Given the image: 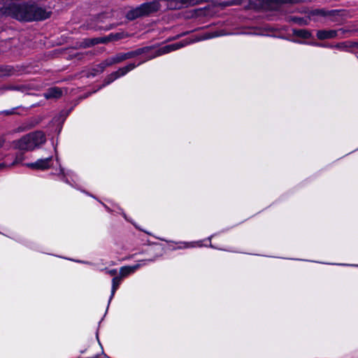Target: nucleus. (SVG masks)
Listing matches in <instances>:
<instances>
[{
  "instance_id": "obj_1",
  "label": "nucleus",
  "mask_w": 358,
  "mask_h": 358,
  "mask_svg": "<svg viewBox=\"0 0 358 358\" xmlns=\"http://www.w3.org/2000/svg\"><path fill=\"white\" fill-rule=\"evenodd\" d=\"M186 43L182 42H176L172 44H168L164 45L158 49H151L148 47L138 48L136 50L129 51L127 52H119L114 55V59L116 64L120 63L124 60L128 59L134 58L138 55H142V59L138 63L132 62L129 63L127 65L120 68L117 71H114L109 74L103 80L102 85L99 87L101 89L103 87H106L110 83H112L115 80L125 76L129 71L134 69L136 67L139 65L143 64L146 61L154 59L157 57L169 53L172 51L178 50L185 45Z\"/></svg>"
},
{
  "instance_id": "obj_2",
  "label": "nucleus",
  "mask_w": 358,
  "mask_h": 358,
  "mask_svg": "<svg viewBox=\"0 0 358 358\" xmlns=\"http://www.w3.org/2000/svg\"><path fill=\"white\" fill-rule=\"evenodd\" d=\"M13 0H0V3L8 5L0 8V23L7 17H11L19 21L31 22L43 20L50 16V12L34 3H15ZM3 30L0 25V32Z\"/></svg>"
},
{
  "instance_id": "obj_3",
  "label": "nucleus",
  "mask_w": 358,
  "mask_h": 358,
  "mask_svg": "<svg viewBox=\"0 0 358 358\" xmlns=\"http://www.w3.org/2000/svg\"><path fill=\"white\" fill-rule=\"evenodd\" d=\"M25 166L31 169L41 171L52 168V171L50 173L51 175L57 176L58 180L66 183L73 188L81 191L78 185L80 180L78 176L71 170L64 169L57 158H56L55 160L52 157L38 159L35 162L25 164ZM82 192L95 198L84 190H82Z\"/></svg>"
},
{
  "instance_id": "obj_4",
  "label": "nucleus",
  "mask_w": 358,
  "mask_h": 358,
  "mask_svg": "<svg viewBox=\"0 0 358 358\" xmlns=\"http://www.w3.org/2000/svg\"><path fill=\"white\" fill-rule=\"evenodd\" d=\"M46 141L43 131H35L30 132L18 140L13 142L15 148L24 151H32L40 148Z\"/></svg>"
},
{
  "instance_id": "obj_5",
  "label": "nucleus",
  "mask_w": 358,
  "mask_h": 358,
  "mask_svg": "<svg viewBox=\"0 0 358 358\" xmlns=\"http://www.w3.org/2000/svg\"><path fill=\"white\" fill-rule=\"evenodd\" d=\"M159 8V3L157 0L146 2L128 11L126 16L128 20H133L136 18L157 12Z\"/></svg>"
},
{
  "instance_id": "obj_6",
  "label": "nucleus",
  "mask_w": 358,
  "mask_h": 358,
  "mask_svg": "<svg viewBox=\"0 0 358 358\" xmlns=\"http://www.w3.org/2000/svg\"><path fill=\"white\" fill-rule=\"evenodd\" d=\"M326 12L324 10L315 9L308 13V16L299 17L296 15H288L286 21L299 25H306L311 20H315V16H325Z\"/></svg>"
},
{
  "instance_id": "obj_7",
  "label": "nucleus",
  "mask_w": 358,
  "mask_h": 358,
  "mask_svg": "<svg viewBox=\"0 0 358 358\" xmlns=\"http://www.w3.org/2000/svg\"><path fill=\"white\" fill-rule=\"evenodd\" d=\"M155 260V258L150 259H145V260H141L139 262L138 264L132 265V266H122L120 268L119 271V276H121V278L123 279L124 278L129 275L131 273H134L140 266L145 265L146 262H154Z\"/></svg>"
},
{
  "instance_id": "obj_8",
  "label": "nucleus",
  "mask_w": 358,
  "mask_h": 358,
  "mask_svg": "<svg viewBox=\"0 0 358 358\" xmlns=\"http://www.w3.org/2000/svg\"><path fill=\"white\" fill-rule=\"evenodd\" d=\"M199 0H168L167 7L171 10L180 9L189 5L196 4Z\"/></svg>"
},
{
  "instance_id": "obj_9",
  "label": "nucleus",
  "mask_w": 358,
  "mask_h": 358,
  "mask_svg": "<svg viewBox=\"0 0 358 358\" xmlns=\"http://www.w3.org/2000/svg\"><path fill=\"white\" fill-rule=\"evenodd\" d=\"M63 95V90L58 87H52L48 88L43 96L46 99H59Z\"/></svg>"
},
{
  "instance_id": "obj_10",
  "label": "nucleus",
  "mask_w": 358,
  "mask_h": 358,
  "mask_svg": "<svg viewBox=\"0 0 358 358\" xmlns=\"http://www.w3.org/2000/svg\"><path fill=\"white\" fill-rule=\"evenodd\" d=\"M316 36L320 40L337 38L336 29H320L316 33Z\"/></svg>"
},
{
  "instance_id": "obj_11",
  "label": "nucleus",
  "mask_w": 358,
  "mask_h": 358,
  "mask_svg": "<svg viewBox=\"0 0 358 358\" xmlns=\"http://www.w3.org/2000/svg\"><path fill=\"white\" fill-rule=\"evenodd\" d=\"M122 278H121V276H119V275L115 276L112 279V287H111L110 295V297L108 299V306H109V304H110V301H112L113 298L114 297L116 291L119 288V286L122 283ZM108 308V307H107V308Z\"/></svg>"
},
{
  "instance_id": "obj_12",
  "label": "nucleus",
  "mask_w": 358,
  "mask_h": 358,
  "mask_svg": "<svg viewBox=\"0 0 358 358\" xmlns=\"http://www.w3.org/2000/svg\"><path fill=\"white\" fill-rule=\"evenodd\" d=\"M203 241H192V242H185V241H180L177 243L178 246L174 248V250H181V249H185V248H196V247H202L203 245Z\"/></svg>"
},
{
  "instance_id": "obj_13",
  "label": "nucleus",
  "mask_w": 358,
  "mask_h": 358,
  "mask_svg": "<svg viewBox=\"0 0 358 358\" xmlns=\"http://www.w3.org/2000/svg\"><path fill=\"white\" fill-rule=\"evenodd\" d=\"M41 121L39 117H33L27 119L22 125L23 130H28L38 125Z\"/></svg>"
},
{
  "instance_id": "obj_14",
  "label": "nucleus",
  "mask_w": 358,
  "mask_h": 358,
  "mask_svg": "<svg viewBox=\"0 0 358 358\" xmlns=\"http://www.w3.org/2000/svg\"><path fill=\"white\" fill-rule=\"evenodd\" d=\"M227 34V33H226L224 30L207 31L201 36L199 40H208L218 36H225Z\"/></svg>"
},
{
  "instance_id": "obj_15",
  "label": "nucleus",
  "mask_w": 358,
  "mask_h": 358,
  "mask_svg": "<svg viewBox=\"0 0 358 358\" xmlns=\"http://www.w3.org/2000/svg\"><path fill=\"white\" fill-rule=\"evenodd\" d=\"M72 108H69V109H63L62 110L58 115H57L54 119H53V121L55 122H58L61 124H62L64 123V122L65 121L66 118L68 117V115L70 114V113L71 112L72 110Z\"/></svg>"
},
{
  "instance_id": "obj_16",
  "label": "nucleus",
  "mask_w": 358,
  "mask_h": 358,
  "mask_svg": "<svg viewBox=\"0 0 358 358\" xmlns=\"http://www.w3.org/2000/svg\"><path fill=\"white\" fill-rule=\"evenodd\" d=\"M292 34L294 36L299 37L301 38H303V39H308V38H311V36H312L311 32L307 29H292Z\"/></svg>"
},
{
  "instance_id": "obj_17",
  "label": "nucleus",
  "mask_w": 358,
  "mask_h": 358,
  "mask_svg": "<svg viewBox=\"0 0 358 358\" xmlns=\"http://www.w3.org/2000/svg\"><path fill=\"white\" fill-rule=\"evenodd\" d=\"M292 41L294 43H299V44H308V45H313L315 47L324 48H333V45L329 44V43H318V42L308 43V42L303 41L301 40H297V39H293V40H292Z\"/></svg>"
},
{
  "instance_id": "obj_18",
  "label": "nucleus",
  "mask_w": 358,
  "mask_h": 358,
  "mask_svg": "<svg viewBox=\"0 0 358 358\" xmlns=\"http://www.w3.org/2000/svg\"><path fill=\"white\" fill-rule=\"evenodd\" d=\"M356 30L350 29L348 28L343 27L338 29H336V31L337 32V38H343L345 37H348L352 35L353 32H355Z\"/></svg>"
},
{
  "instance_id": "obj_19",
  "label": "nucleus",
  "mask_w": 358,
  "mask_h": 358,
  "mask_svg": "<svg viewBox=\"0 0 358 358\" xmlns=\"http://www.w3.org/2000/svg\"><path fill=\"white\" fill-rule=\"evenodd\" d=\"M353 47L352 44L349 42H341L336 45H333V48H336L341 51L349 52L350 49Z\"/></svg>"
},
{
  "instance_id": "obj_20",
  "label": "nucleus",
  "mask_w": 358,
  "mask_h": 358,
  "mask_svg": "<svg viewBox=\"0 0 358 358\" xmlns=\"http://www.w3.org/2000/svg\"><path fill=\"white\" fill-rule=\"evenodd\" d=\"M6 90L27 92L28 89L27 86L24 85H8L6 87Z\"/></svg>"
},
{
  "instance_id": "obj_21",
  "label": "nucleus",
  "mask_w": 358,
  "mask_h": 358,
  "mask_svg": "<svg viewBox=\"0 0 358 358\" xmlns=\"http://www.w3.org/2000/svg\"><path fill=\"white\" fill-rule=\"evenodd\" d=\"M116 64L115 63V59H114V57H108L107 59H106L103 62H101L100 64H99V67L101 69V71H103V69L107 67V66H112L113 64Z\"/></svg>"
},
{
  "instance_id": "obj_22",
  "label": "nucleus",
  "mask_w": 358,
  "mask_h": 358,
  "mask_svg": "<svg viewBox=\"0 0 358 358\" xmlns=\"http://www.w3.org/2000/svg\"><path fill=\"white\" fill-rule=\"evenodd\" d=\"M267 3L273 4H281V3H296L302 0H265Z\"/></svg>"
},
{
  "instance_id": "obj_23",
  "label": "nucleus",
  "mask_w": 358,
  "mask_h": 358,
  "mask_svg": "<svg viewBox=\"0 0 358 358\" xmlns=\"http://www.w3.org/2000/svg\"><path fill=\"white\" fill-rule=\"evenodd\" d=\"M241 0H231V1H224L220 3L222 6H229L231 5L241 4Z\"/></svg>"
},
{
  "instance_id": "obj_24",
  "label": "nucleus",
  "mask_w": 358,
  "mask_h": 358,
  "mask_svg": "<svg viewBox=\"0 0 358 358\" xmlns=\"http://www.w3.org/2000/svg\"><path fill=\"white\" fill-rule=\"evenodd\" d=\"M101 271H103L106 273L111 275V276H113V278L115 276H117V269L115 268H113V269H108L107 268H105L103 269H101Z\"/></svg>"
},
{
  "instance_id": "obj_25",
  "label": "nucleus",
  "mask_w": 358,
  "mask_h": 358,
  "mask_svg": "<svg viewBox=\"0 0 358 358\" xmlns=\"http://www.w3.org/2000/svg\"><path fill=\"white\" fill-rule=\"evenodd\" d=\"M66 259H69L70 261L77 262L79 264H86V265H93V263L89 261H84V260H80V259H71V258H66Z\"/></svg>"
},
{
  "instance_id": "obj_26",
  "label": "nucleus",
  "mask_w": 358,
  "mask_h": 358,
  "mask_svg": "<svg viewBox=\"0 0 358 358\" xmlns=\"http://www.w3.org/2000/svg\"><path fill=\"white\" fill-rule=\"evenodd\" d=\"M23 159H24V156L22 154L17 155L15 160L13 162V164H19V163L22 162L23 161Z\"/></svg>"
},
{
  "instance_id": "obj_27",
  "label": "nucleus",
  "mask_w": 358,
  "mask_h": 358,
  "mask_svg": "<svg viewBox=\"0 0 358 358\" xmlns=\"http://www.w3.org/2000/svg\"><path fill=\"white\" fill-rule=\"evenodd\" d=\"M101 204L104 206V208H106V210L109 212V213H111V212H116V213H121V211L119 210L118 208H120L119 207H117L116 209H111L110 208H109L108 206H106V204L101 203Z\"/></svg>"
},
{
  "instance_id": "obj_28",
  "label": "nucleus",
  "mask_w": 358,
  "mask_h": 358,
  "mask_svg": "<svg viewBox=\"0 0 358 358\" xmlns=\"http://www.w3.org/2000/svg\"><path fill=\"white\" fill-rule=\"evenodd\" d=\"M215 234H213L211 236H210L209 237L207 238L206 241H208L209 242V245L208 246L210 248H214V249H218L217 248L215 247L212 243H211V239L212 238L215 236Z\"/></svg>"
},
{
  "instance_id": "obj_29",
  "label": "nucleus",
  "mask_w": 358,
  "mask_h": 358,
  "mask_svg": "<svg viewBox=\"0 0 358 358\" xmlns=\"http://www.w3.org/2000/svg\"><path fill=\"white\" fill-rule=\"evenodd\" d=\"M118 209H119V210H120V211H121V214L122 215V216L124 217V218L126 220H127V221H129V222H131V224H134V222H131V220H129L127 218V215L123 212V210H122V208H118Z\"/></svg>"
},
{
  "instance_id": "obj_30",
  "label": "nucleus",
  "mask_w": 358,
  "mask_h": 358,
  "mask_svg": "<svg viewBox=\"0 0 358 358\" xmlns=\"http://www.w3.org/2000/svg\"><path fill=\"white\" fill-rule=\"evenodd\" d=\"M14 108L13 109H10V110H4L3 111V113L6 114V115H11L14 113Z\"/></svg>"
},
{
  "instance_id": "obj_31",
  "label": "nucleus",
  "mask_w": 358,
  "mask_h": 358,
  "mask_svg": "<svg viewBox=\"0 0 358 358\" xmlns=\"http://www.w3.org/2000/svg\"><path fill=\"white\" fill-rule=\"evenodd\" d=\"M340 266H357L358 267V264H339Z\"/></svg>"
},
{
  "instance_id": "obj_32",
  "label": "nucleus",
  "mask_w": 358,
  "mask_h": 358,
  "mask_svg": "<svg viewBox=\"0 0 358 358\" xmlns=\"http://www.w3.org/2000/svg\"><path fill=\"white\" fill-rule=\"evenodd\" d=\"M96 340H97L99 344L101 346L99 338L98 331L96 333Z\"/></svg>"
},
{
  "instance_id": "obj_33",
  "label": "nucleus",
  "mask_w": 358,
  "mask_h": 358,
  "mask_svg": "<svg viewBox=\"0 0 358 358\" xmlns=\"http://www.w3.org/2000/svg\"><path fill=\"white\" fill-rule=\"evenodd\" d=\"M4 141L3 138H0V148L3 146Z\"/></svg>"
},
{
  "instance_id": "obj_34",
  "label": "nucleus",
  "mask_w": 358,
  "mask_h": 358,
  "mask_svg": "<svg viewBox=\"0 0 358 358\" xmlns=\"http://www.w3.org/2000/svg\"><path fill=\"white\" fill-rule=\"evenodd\" d=\"M5 166H6V165L4 164V163H0V169Z\"/></svg>"
},
{
  "instance_id": "obj_35",
  "label": "nucleus",
  "mask_w": 358,
  "mask_h": 358,
  "mask_svg": "<svg viewBox=\"0 0 358 358\" xmlns=\"http://www.w3.org/2000/svg\"><path fill=\"white\" fill-rule=\"evenodd\" d=\"M100 42H101V43H105V42H106V39L101 38V39L100 40Z\"/></svg>"
},
{
  "instance_id": "obj_36",
  "label": "nucleus",
  "mask_w": 358,
  "mask_h": 358,
  "mask_svg": "<svg viewBox=\"0 0 358 358\" xmlns=\"http://www.w3.org/2000/svg\"><path fill=\"white\" fill-rule=\"evenodd\" d=\"M134 225L135 226L136 228H137L141 231H143V229H140L136 224H134Z\"/></svg>"
},
{
  "instance_id": "obj_37",
  "label": "nucleus",
  "mask_w": 358,
  "mask_h": 358,
  "mask_svg": "<svg viewBox=\"0 0 358 358\" xmlns=\"http://www.w3.org/2000/svg\"><path fill=\"white\" fill-rule=\"evenodd\" d=\"M145 231L147 234H150V233H149V232H147V231Z\"/></svg>"
}]
</instances>
